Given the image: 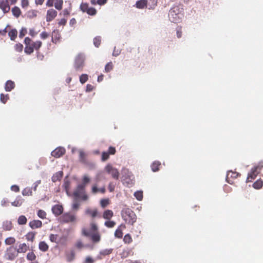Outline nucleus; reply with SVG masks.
<instances>
[{
  "label": "nucleus",
  "instance_id": "f257e3e1",
  "mask_svg": "<svg viewBox=\"0 0 263 263\" xmlns=\"http://www.w3.org/2000/svg\"><path fill=\"white\" fill-rule=\"evenodd\" d=\"M168 17L170 20L175 23H178L181 21L183 17L182 9L178 7H174L169 12Z\"/></svg>",
  "mask_w": 263,
  "mask_h": 263
},
{
  "label": "nucleus",
  "instance_id": "f03ea898",
  "mask_svg": "<svg viewBox=\"0 0 263 263\" xmlns=\"http://www.w3.org/2000/svg\"><path fill=\"white\" fill-rule=\"evenodd\" d=\"M82 232L84 235L86 236H90L93 242H97L100 241V236L97 232V227L95 223H91L90 230L83 229Z\"/></svg>",
  "mask_w": 263,
  "mask_h": 263
},
{
  "label": "nucleus",
  "instance_id": "7ed1b4c3",
  "mask_svg": "<svg viewBox=\"0 0 263 263\" xmlns=\"http://www.w3.org/2000/svg\"><path fill=\"white\" fill-rule=\"evenodd\" d=\"M124 220L127 223L133 224L136 220V215L129 208H124L121 212Z\"/></svg>",
  "mask_w": 263,
  "mask_h": 263
},
{
  "label": "nucleus",
  "instance_id": "20e7f679",
  "mask_svg": "<svg viewBox=\"0 0 263 263\" xmlns=\"http://www.w3.org/2000/svg\"><path fill=\"white\" fill-rule=\"evenodd\" d=\"M73 195L76 198L81 199L83 200H87L88 199V196L85 193V188L79 184L74 191Z\"/></svg>",
  "mask_w": 263,
  "mask_h": 263
},
{
  "label": "nucleus",
  "instance_id": "39448f33",
  "mask_svg": "<svg viewBox=\"0 0 263 263\" xmlns=\"http://www.w3.org/2000/svg\"><path fill=\"white\" fill-rule=\"evenodd\" d=\"M105 171L108 174H110L112 177L115 179H118L119 177V172L118 170L114 167L112 165L110 164H108L105 167Z\"/></svg>",
  "mask_w": 263,
  "mask_h": 263
},
{
  "label": "nucleus",
  "instance_id": "423d86ee",
  "mask_svg": "<svg viewBox=\"0 0 263 263\" xmlns=\"http://www.w3.org/2000/svg\"><path fill=\"white\" fill-rule=\"evenodd\" d=\"M61 220L64 222H72L77 220V217L74 214L66 213L62 216Z\"/></svg>",
  "mask_w": 263,
  "mask_h": 263
},
{
  "label": "nucleus",
  "instance_id": "0eeeda50",
  "mask_svg": "<svg viewBox=\"0 0 263 263\" xmlns=\"http://www.w3.org/2000/svg\"><path fill=\"white\" fill-rule=\"evenodd\" d=\"M85 57L82 54H78L75 60V67L79 69L83 66Z\"/></svg>",
  "mask_w": 263,
  "mask_h": 263
},
{
  "label": "nucleus",
  "instance_id": "6e6552de",
  "mask_svg": "<svg viewBox=\"0 0 263 263\" xmlns=\"http://www.w3.org/2000/svg\"><path fill=\"white\" fill-rule=\"evenodd\" d=\"M65 150L62 147H59L55 148L51 152V155L55 158H59L64 154Z\"/></svg>",
  "mask_w": 263,
  "mask_h": 263
},
{
  "label": "nucleus",
  "instance_id": "1a4fd4ad",
  "mask_svg": "<svg viewBox=\"0 0 263 263\" xmlns=\"http://www.w3.org/2000/svg\"><path fill=\"white\" fill-rule=\"evenodd\" d=\"M57 11L53 9H49L47 12L46 21L50 22L57 15Z\"/></svg>",
  "mask_w": 263,
  "mask_h": 263
},
{
  "label": "nucleus",
  "instance_id": "9d476101",
  "mask_svg": "<svg viewBox=\"0 0 263 263\" xmlns=\"http://www.w3.org/2000/svg\"><path fill=\"white\" fill-rule=\"evenodd\" d=\"M52 212L55 216H59L63 213V208L60 204L54 205L52 208Z\"/></svg>",
  "mask_w": 263,
  "mask_h": 263
},
{
  "label": "nucleus",
  "instance_id": "9b49d317",
  "mask_svg": "<svg viewBox=\"0 0 263 263\" xmlns=\"http://www.w3.org/2000/svg\"><path fill=\"white\" fill-rule=\"evenodd\" d=\"M258 168H259V166H256L252 170L251 172L250 173H249L247 179V182L251 181L252 180L255 179V177L258 173L257 172Z\"/></svg>",
  "mask_w": 263,
  "mask_h": 263
},
{
  "label": "nucleus",
  "instance_id": "f8f14e48",
  "mask_svg": "<svg viewBox=\"0 0 263 263\" xmlns=\"http://www.w3.org/2000/svg\"><path fill=\"white\" fill-rule=\"evenodd\" d=\"M258 168H259V166H256L252 170L251 172L250 173H249L247 179V182L251 181L252 180L255 179V177L258 173L257 172Z\"/></svg>",
  "mask_w": 263,
  "mask_h": 263
},
{
  "label": "nucleus",
  "instance_id": "ddd939ff",
  "mask_svg": "<svg viewBox=\"0 0 263 263\" xmlns=\"http://www.w3.org/2000/svg\"><path fill=\"white\" fill-rule=\"evenodd\" d=\"M125 228V226L123 224H121L118 228L116 230L115 233V236L116 237L121 238L122 237L123 233L122 230Z\"/></svg>",
  "mask_w": 263,
  "mask_h": 263
},
{
  "label": "nucleus",
  "instance_id": "4468645a",
  "mask_svg": "<svg viewBox=\"0 0 263 263\" xmlns=\"http://www.w3.org/2000/svg\"><path fill=\"white\" fill-rule=\"evenodd\" d=\"M30 227L33 229H36L42 227V222L40 220H34L29 222Z\"/></svg>",
  "mask_w": 263,
  "mask_h": 263
},
{
  "label": "nucleus",
  "instance_id": "2eb2a0df",
  "mask_svg": "<svg viewBox=\"0 0 263 263\" xmlns=\"http://www.w3.org/2000/svg\"><path fill=\"white\" fill-rule=\"evenodd\" d=\"M29 249V246H27L25 243H21L19 245L17 249V252L18 253H25Z\"/></svg>",
  "mask_w": 263,
  "mask_h": 263
},
{
  "label": "nucleus",
  "instance_id": "dca6fc26",
  "mask_svg": "<svg viewBox=\"0 0 263 263\" xmlns=\"http://www.w3.org/2000/svg\"><path fill=\"white\" fill-rule=\"evenodd\" d=\"M0 8L4 13L8 12L10 10V7L7 2L2 1L0 2Z\"/></svg>",
  "mask_w": 263,
  "mask_h": 263
},
{
  "label": "nucleus",
  "instance_id": "f3484780",
  "mask_svg": "<svg viewBox=\"0 0 263 263\" xmlns=\"http://www.w3.org/2000/svg\"><path fill=\"white\" fill-rule=\"evenodd\" d=\"M147 0H140L137 2L136 6L137 8L143 9L147 7Z\"/></svg>",
  "mask_w": 263,
  "mask_h": 263
},
{
  "label": "nucleus",
  "instance_id": "a211bd4d",
  "mask_svg": "<svg viewBox=\"0 0 263 263\" xmlns=\"http://www.w3.org/2000/svg\"><path fill=\"white\" fill-rule=\"evenodd\" d=\"M90 178L87 175H84L82 178V183L80 184L81 186H82L84 188H85L86 185L89 183Z\"/></svg>",
  "mask_w": 263,
  "mask_h": 263
},
{
  "label": "nucleus",
  "instance_id": "6ab92c4d",
  "mask_svg": "<svg viewBox=\"0 0 263 263\" xmlns=\"http://www.w3.org/2000/svg\"><path fill=\"white\" fill-rule=\"evenodd\" d=\"M14 83L10 80L7 81L5 85V90L7 91H11L14 87Z\"/></svg>",
  "mask_w": 263,
  "mask_h": 263
},
{
  "label": "nucleus",
  "instance_id": "aec40b11",
  "mask_svg": "<svg viewBox=\"0 0 263 263\" xmlns=\"http://www.w3.org/2000/svg\"><path fill=\"white\" fill-rule=\"evenodd\" d=\"M238 175V174L236 172H233L232 171H229L227 175L226 180L229 183H232L230 180H229L230 177L236 178Z\"/></svg>",
  "mask_w": 263,
  "mask_h": 263
},
{
  "label": "nucleus",
  "instance_id": "412c9836",
  "mask_svg": "<svg viewBox=\"0 0 263 263\" xmlns=\"http://www.w3.org/2000/svg\"><path fill=\"white\" fill-rule=\"evenodd\" d=\"M86 214L90 215L92 218H94L97 216L98 211L97 209L92 210L88 208L85 210Z\"/></svg>",
  "mask_w": 263,
  "mask_h": 263
},
{
  "label": "nucleus",
  "instance_id": "4be33fe9",
  "mask_svg": "<svg viewBox=\"0 0 263 263\" xmlns=\"http://www.w3.org/2000/svg\"><path fill=\"white\" fill-rule=\"evenodd\" d=\"M39 248L41 251L46 252L48 250L49 246L45 241H43L39 243Z\"/></svg>",
  "mask_w": 263,
  "mask_h": 263
},
{
  "label": "nucleus",
  "instance_id": "5701e85b",
  "mask_svg": "<svg viewBox=\"0 0 263 263\" xmlns=\"http://www.w3.org/2000/svg\"><path fill=\"white\" fill-rule=\"evenodd\" d=\"M63 172L62 171L58 172L56 173L52 177V180L53 182H55L58 180H60V179L62 177Z\"/></svg>",
  "mask_w": 263,
  "mask_h": 263
},
{
  "label": "nucleus",
  "instance_id": "b1692460",
  "mask_svg": "<svg viewBox=\"0 0 263 263\" xmlns=\"http://www.w3.org/2000/svg\"><path fill=\"white\" fill-rule=\"evenodd\" d=\"M112 216L113 212L109 210L105 211L103 215V217L106 219H110Z\"/></svg>",
  "mask_w": 263,
  "mask_h": 263
},
{
  "label": "nucleus",
  "instance_id": "393cba45",
  "mask_svg": "<svg viewBox=\"0 0 263 263\" xmlns=\"http://www.w3.org/2000/svg\"><path fill=\"white\" fill-rule=\"evenodd\" d=\"M122 174L123 175L124 178H129V179H134V176L132 173L127 169H124L122 171Z\"/></svg>",
  "mask_w": 263,
  "mask_h": 263
},
{
  "label": "nucleus",
  "instance_id": "a878e982",
  "mask_svg": "<svg viewBox=\"0 0 263 263\" xmlns=\"http://www.w3.org/2000/svg\"><path fill=\"white\" fill-rule=\"evenodd\" d=\"M3 227L5 230L9 231L12 227V223L10 221H5L3 222Z\"/></svg>",
  "mask_w": 263,
  "mask_h": 263
},
{
  "label": "nucleus",
  "instance_id": "bb28decb",
  "mask_svg": "<svg viewBox=\"0 0 263 263\" xmlns=\"http://www.w3.org/2000/svg\"><path fill=\"white\" fill-rule=\"evenodd\" d=\"M17 34V31L16 29H12L9 32L8 35L11 40H14Z\"/></svg>",
  "mask_w": 263,
  "mask_h": 263
},
{
  "label": "nucleus",
  "instance_id": "cd10ccee",
  "mask_svg": "<svg viewBox=\"0 0 263 263\" xmlns=\"http://www.w3.org/2000/svg\"><path fill=\"white\" fill-rule=\"evenodd\" d=\"M63 1V0H55L54 3V7L55 8L59 10H60L62 9Z\"/></svg>",
  "mask_w": 263,
  "mask_h": 263
},
{
  "label": "nucleus",
  "instance_id": "c85d7f7f",
  "mask_svg": "<svg viewBox=\"0 0 263 263\" xmlns=\"http://www.w3.org/2000/svg\"><path fill=\"white\" fill-rule=\"evenodd\" d=\"M32 194V190L30 187H26L22 191L23 196H31Z\"/></svg>",
  "mask_w": 263,
  "mask_h": 263
},
{
  "label": "nucleus",
  "instance_id": "c756f323",
  "mask_svg": "<svg viewBox=\"0 0 263 263\" xmlns=\"http://www.w3.org/2000/svg\"><path fill=\"white\" fill-rule=\"evenodd\" d=\"M49 239L51 242L55 243H59L60 240L58 238V236L57 235L51 234L49 236Z\"/></svg>",
  "mask_w": 263,
  "mask_h": 263
},
{
  "label": "nucleus",
  "instance_id": "7c9ffc66",
  "mask_svg": "<svg viewBox=\"0 0 263 263\" xmlns=\"http://www.w3.org/2000/svg\"><path fill=\"white\" fill-rule=\"evenodd\" d=\"M36 258V256L35 254L32 252H29L27 255V259L28 260L34 261V260H35Z\"/></svg>",
  "mask_w": 263,
  "mask_h": 263
},
{
  "label": "nucleus",
  "instance_id": "2f4dec72",
  "mask_svg": "<svg viewBox=\"0 0 263 263\" xmlns=\"http://www.w3.org/2000/svg\"><path fill=\"white\" fill-rule=\"evenodd\" d=\"M12 12L14 16L18 17L21 14V10L19 8L15 7L12 10Z\"/></svg>",
  "mask_w": 263,
  "mask_h": 263
},
{
  "label": "nucleus",
  "instance_id": "473e14b6",
  "mask_svg": "<svg viewBox=\"0 0 263 263\" xmlns=\"http://www.w3.org/2000/svg\"><path fill=\"white\" fill-rule=\"evenodd\" d=\"M262 181L261 180H258L253 184V187L256 189H259L262 187Z\"/></svg>",
  "mask_w": 263,
  "mask_h": 263
},
{
  "label": "nucleus",
  "instance_id": "72a5a7b5",
  "mask_svg": "<svg viewBox=\"0 0 263 263\" xmlns=\"http://www.w3.org/2000/svg\"><path fill=\"white\" fill-rule=\"evenodd\" d=\"M27 222V218L25 216H20L18 218V223L19 224H24Z\"/></svg>",
  "mask_w": 263,
  "mask_h": 263
},
{
  "label": "nucleus",
  "instance_id": "f704fd0d",
  "mask_svg": "<svg viewBox=\"0 0 263 263\" xmlns=\"http://www.w3.org/2000/svg\"><path fill=\"white\" fill-rule=\"evenodd\" d=\"M15 241V239L14 237H8L5 239V242L7 245H10L13 244Z\"/></svg>",
  "mask_w": 263,
  "mask_h": 263
},
{
  "label": "nucleus",
  "instance_id": "c9c22d12",
  "mask_svg": "<svg viewBox=\"0 0 263 263\" xmlns=\"http://www.w3.org/2000/svg\"><path fill=\"white\" fill-rule=\"evenodd\" d=\"M123 182L124 183H126L128 186L132 185L134 183V179H129V178H124Z\"/></svg>",
  "mask_w": 263,
  "mask_h": 263
},
{
  "label": "nucleus",
  "instance_id": "e433bc0d",
  "mask_svg": "<svg viewBox=\"0 0 263 263\" xmlns=\"http://www.w3.org/2000/svg\"><path fill=\"white\" fill-rule=\"evenodd\" d=\"M134 196L137 200L140 201L143 198V193L141 191H137L135 193Z\"/></svg>",
  "mask_w": 263,
  "mask_h": 263
},
{
  "label": "nucleus",
  "instance_id": "4c0bfd02",
  "mask_svg": "<svg viewBox=\"0 0 263 263\" xmlns=\"http://www.w3.org/2000/svg\"><path fill=\"white\" fill-rule=\"evenodd\" d=\"M37 216L41 219H45L46 216V212L42 210H39L37 212Z\"/></svg>",
  "mask_w": 263,
  "mask_h": 263
},
{
  "label": "nucleus",
  "instance_id": "58836bf2",
  "mask_svg": "<svg viewBox=\"0 0 263 263\" xmlns=\"http://www.w3.org/2000/svg\"><path fill=\"white\" fill-rule=\"evenodd\" d=\"M74 257V253L73 251H71L70 253H68L66 255V258L67 261H72Z\"/></svg>",
  "mask_w": 263,
  "mask_h": 263
},
{
  "label": "nucleus",
  "instance_id": "ea45409f",
  "mask_svg": "<svg viewBox=\"0 0 263 263\" xmlns=\"http://www.w3.org/2000/svg\"><path fill=\"white\" fill-rule=\"evenodd\" d=\"M160 165L159 162H154L151 165L152 169L153 172H156L158 170V166Z\"/></svg>",
  "mask_w": 263,
  "mask_h": 263
},
{
  "label": "nucleus",
  "instance_id": "a19ab883",
  "mask_svg": "<svg viewBox=\"0 0 263 263\" xmlns=\"http://www.w3.org/2000/svg\"><path fill=\"white\" fill-rule=\"evenodd\" d=\"M42 45V42L41 41H37L35 42H34L32 46L33 48V49L38 50Z\"/></svg>",
  "mask_w": 263,
  "mask_h": 263
},
{
  "label": "nucleus",
  "instance_id": "79ce46f5",
  "mask_svg": "<svg viewBox=\"0 0 263 263\" xmlns=\"http://www.w3.org/2000/svg\"><path fill=\"white\" fill-rule=\"evenodd\" d=\"M25 52L27 54H30L33 52V48L31 45L26 46L25 48Z\"/></svg>",
  "mask_w": 263,
  "mask_h": 263
},
{
  "label": "nucleus",
  "instance_id": "37998d69",
  "mask_svg": "<svg viewBox=\"0 0 263 263\" xmlns=\"http://www.w3.org/2000/svg\"><path fill=\"white\" fill-rule=\"evenodd\" d=\"M26 237L28 241H33L34 239V234L33 233H29L26 235Z\"/></svg>",
  "mask_w": 263,
  "mask_h": 263
},
{
  "label": "nucleus",
  "instance_id": "c03bdc74",
  "mask_svg": "<svg viewBox=\"0 0 263 263\" xmlns=\"http://www.w3.org/2000/svg\"><path fill=\"white\" fill-rule=\"evenodd\" d=\"M88 80V76L86 74H82L80 77V81L81 83L84 84Z\"/></svg>",
  "mask_w": 263,
  "mask_h": 263
},
{
  "label": "nucleus",
  "instance_id": "a18cd8bd",
  "mask_svg": "<svg viewBox=\"0 0 263 263\" xmlns=\"http://www.w3.org/2000/svg\"><path fill=\"white\" fill-rule=\"evenodd\" d=\"M89 7L86 3H82L80 6V9L83 12H87L89 9Z\"/></svg>",
  "mask_w": 263,
  "mask_h": 263
},
{
  "label": "nucleus",
  "instance_id": "49530a36",
  "mask_svg": "<svg viewBox=\"0 0 263 263\" xmlns=\"http://www.w3.org/2000/svg\"><path fill=\"white\" fill-rule=\"evenodd\" d=\"M116 224V222L114 221H106L105 222V225L108 228H113Z\"/></svg>",
  "mask_w": 263,
  "mask_h": 263
},
{
  "label": "nucleus",
  "instance_id": "de8ad7c7",
  "mask_svg": "<svg viewBox=\"0 0 263 263\" xmlns=\"http://www.w3.org/2000/svg\"><path fill=\"white\" fill-rule=\"evenodd\" d=\"M23 200L22 199H16L14 202H12V205L15 206H20L22 205Z\"/></svg>",
  "mask_w": 263,
  "mask_h": 263
},
{
  "label": "nucleus",
  "instance_id": "09e8293b",
  "mask_svg": "<svg viewBox=\"0 0 263 263\" xmlns=\"http://www.w3.org/2000/svg\"><path fill=\"white\" fill-rule=\"evenodd\" d=\"M100 204L102 208H105L109 204V200L108 199H103L101 200Z\"/></svg>",
  "mask_w": 263,
  "mask_h": 263
},
{
  "label": "nucleus",
  "instance_id": "8fccbe9b",
  "mask_svg": "<svg viewBox=\"0 0 263 263\" xmlns=\"http://www.w3.org/2000/svg\"><path fill=\"white\" fill-rule=\"evenodd\" d=\"M16 255L13 253H11L10 252H8L6 254V257L8 259L10 260H13L16 257Z\"/></svg>",
  "mask_w": 263,
  "mask_h": 263
},
{
  "label": "nucleus",
  "instance_id": "3c124183",
  "mask_svg": "<svg viewBox=\"0 0 263 263\" xmlns=\"http://www.w3.org/2000/svg\"><path fill=\"white\" fill-rule=\"evenodd\" d=\"M100 43H101L100 37H99V36L96 37L93 39V44L96 47H98L100 44Z\"/></svg>",
  "mask_w": 263,
  "mask_h": 263
},
{
  "label": "nucleus",
  "instance_id": "603ef678",
  "mask_svg": "<svg viewBox=\"0 0 263 263\" xmlns=\"http://www.w3.org/2000/svg\"><path fill=\"white\" fill-rule=\"evenodd\" d=\"M86 12L89 15H94L96 14L97 11L95 8H93L92 7H90V8H89V9H88V11Z\"/></svg>",
  "mask_w": 263,
  "mask_h": 263
},
{
  "label": "nucleus",
  "instance_id": "864d4df0",
  "mask_svg": "<svg viewBox=\"0 0 263 263\" xmlns=\"http://www.w3.org/2000/svg\"><path fill=\"white\" fill-rule=\"evenodd\" d=\"M123 240L125 243H129L132 242V239L129 234H126L125 235Z\"/></svg>",
  "mask_w": 263,
  "mask_h": 263
},
{
  "label": "nucleus",
  "instance_id": "5fc2aeb1",
  "mask_svg": "<svg viewBox=\"0 0 263 263\" xmlns=\"http://www.w3.org/2000/svg\"><path fill=\"white\" fill-rule=\"evenodd\" d=\"M9 98V97H8V95H4V94L2 93L1 95V98H0V99H1V101L3 103H5L7 101V100Z\"/></svg>",
  "mask_w": 263,
  "mask_h": 263
},
{
  "label": "nucleus",
  "instance_id": "6e6d98bb",
  "mask_svg": "<svg viewBox=\"0 0 263 263\" xmlns=\"http://www.w3.org/2000/svg\"><path fill=\"white\" fill-rule=\"evenodd\" d=\"M112 69V64L111 62L107 63L105 67V70L106 72H109Z\"/></svg>",
  "mask_w": 263,
  "mask_h": 263
},
{
  "label": "nucleus",
  "instance_id": "4d7b16f0",
  "mask_svg": "<svg viewBox=\"0 0 263 263\" xmlns=\"http://www.w3.org/2000/svg\"><path fill=\"white\" fill-rule=\"evenodd\" d=\"M102 178H104L102 172H98L96 177V180L97 182L99 181Z\"/></svg>",
  "mask_w": 263,
  "mask_h": 263
},
{
  "label": "nucleus",
  "instance_id": "13d9d810",
  "mask_svg": "<svg viewBox=\"0 0 263 263\" xmlns=\"http://www.w3.org/2000/svg\"><path fill=\"white\" fill-rule=\"evenodd\" d=\"M109 157V154L108 152H103L102 155V160L104 161L108 159Z\"/></svg>",
  "mask_w": 263,
  "mask_h": 263
},
{
  "label": "nucleus",
  "instance_id": "bf43d9fd",
  "mask_svg": "<svg viewBox=\"0 0 263 263\" xmlns=\"http://www.w3.org/2000/svg\"><path fill=\"white\" fill-rule=\"evenodd\" d=\"M23 48V46L21 44H17L15 46V49L18 52H21Z\"/></svg>",
  "mask_w": 263,
  "mask_h": 263
},
{
  "label": "nucleus",
  "instance_id": "052dcab7",
  "mask_svg": "<svg viewBox=\"0 0 263 263\" xmlns=\"http://www.w3.org/2000/svg\"><path fill=\"white\" fill-rule=\"evenodd\" d=\"M27 33V29L26 28H22L20 32V37H23Z\"/></svg>",
  "mask_w": 263,
  "mask_h": 263
},
{
  "label": "nucleus",
  "instance_id": "680f3d73",
  "mask_svg": "<svg viewBox=\"0 0 263 263\" xmlns=\"http://www.w3.org/2000/svg\"><path fill=\"white\" fill-rule=\"evenodd\" d=\"M29 2L28 0H22L21 5L23 8H26L28 6Z\"/></svg>",
  "mask_w": 263,
  "mask_h": 263
},
{
  "label": "nucleus",
  "instance_id": "e2e57ef3",
  "mask_svg": "<svg viewBox=\"0 0 263 263\" xmlns=\"http://www.w3.org/2000/svg\"><path fill=\"white\" fill-rule=\"evenodd\" d=\"M11 190L12 191H14V192H18L19 191V190H20V189H19V187L17 185H13L11 186Z\"/></svg>",
  "mask_w": 263,
  "mask_h": 263
},
{
  "label": "nucleus",
  "instance_id": "0e129e2a",
  "mask_svg": "<svg viewBox=\"0 0 263 263\" xmlns=\"http://www.w3.org/2000/svg\"><path fill=\"white\" fill-rule=\"evenodd\" d=\"M99 189L98 188L97 185L96 184L93 185L92 187V192L93 194H96L99 192Z\"/></svg>",
  "mask_w": 263,
  "mask_h": 263
},
{
  "label": "nucleus",
  "instance_id": "69168bd1",
  "mask_svg": "<svg viewBox=\"0 0 263 263\" xmlns=\"http://www.w3.org/2000/svg\"><path fill=\"white\" fill-rule=\"evenodd\" d=\"M107 0H97V3H98V5H103L107 3Z\"/></svg>",
  "mask_w": 263,
  "mask_h": 263
},
{
  "label": "nucleus",
  "instance_id": "338daca9",
  "mask_svg": "<svg viewBox=\"0 0 263 263\" xmlns=\"http://www.w3.org/2000/svg\"><path fill=\"white\" fill-rule=\"evenodd\" d=\"M24 42L26 46H28L30 45L31 40L28 37H27L25 39Z\"/></svg>",
  "mask_w": 263,
  "mask_h": 263
},
{
  "label": "nucleus",
  "instance_id": "774afa93",
  "mask_svg": "<svg viewBox=\"0 0 263 263\" xmlns=\"http://www.w3.org/2000/svg\"><path fill=\"white\" fill-rule=\"evenodd\" d=\"M116 152V149L114 147H110L109 148V152H108L109 155V154H114Z\"/></svg>",
  "mask_w": 263,
  "mask_h": 263
}]
</instances>
